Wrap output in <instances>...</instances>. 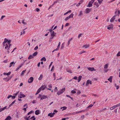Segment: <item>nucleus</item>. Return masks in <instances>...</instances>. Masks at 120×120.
Listing matches in <instances>:
<instances>
[{"label": "nucleus", "instance_id": "4be33fe9", "mask_svg": "<svg viewBox=\"0 0 120 120\" xmlns=\"http://www.w3.org/2000/svg\"><path fill=\"white\" fill-rule=\"evenodd\" d=\"M35 114L36 115H38L40 113L39 111V110H36L35 112Z\"/></svg>", "mask_w": 120, "mask_h": 120}, {"label": "nucleus", "instance_id": "7ed1b4c3", "mask_svg": "<svg viewBox=\"0 0 120 120\" xmlns=\"http://www.w3.org/2000/svg\"><path fill=\"white\" fill-rule=\"evenodd\" d=\"M26 96L23 94L22 92H20V94L18 95V97L20 98H24Z\"/></svg>", "mask_w": 120, "mask_h": 120}, {"label": "nucleus", "instance_id": "20e7f679", "mask_svg": "<svg viewBox=\"0 0 120 120\" xmlns=\"http://www.w3.org/2000/svg\"><path fill=\"white\" fill-rule=\"evenodd\" d=\"M92 8H86L85 10V13H86L88 14L90 12L92 11Z\"/></svg>", "mask_w": 120, "mask_h": 120}, {"label": "nucleus", "instance_id": "cd10ccee", "mask_svg": "<svg viewBox=\"0 0 120 120\" xmlns=\"http://www.w3.org/2000/svg\"><path fill=\"white\" fill-rule=\"evenodd\" d=\"M1 108L3 111L5 109H7L8 108H7V106H6L3 108Z\"/></svg>", "mask_w": 120, "mask_h": 120}, {"label": "nucleus", "instance_id": "37998d69", "mask_svg": "<svg viewBox=\"0 0 120 120\" xmlns=\"http://www.w3.org/2000/svg\"><path fill=\"white\" fill-rule=\"evenodd\" d=\"M64 44H65L64 42L63 43H62V45L61 46V49H63V48L64 47Z\"/></svg>", "mask_w": 120, "mask_h": 120}, {"label": "nucleus", "instance_id": "f3484780", "mask_svg": "<svg viewBox=\"0 0 120 120\" xmlns=\"http://www.w3.org/2000/svg\"><path fill=\"white\" fill-rule=\"evenodd\" d=\"M27 29V28H26L25 29L23 30L22 31V32H21V35H22V34H24L25 32V30L26 29Z\"/></svg>", "mask_w": 120, "mask_h": 120}, {"label": "nucleus", "instance_id": "774afa93", "mask_svg": "<svg viewBox=\"0 0 120 120\" xmlns=\"http://www.w3.org/2000/svg\"><path fill=\"white\" fill-rule=\"evenodd\" d=\"M48 87L50 88H52V85L51 84H50V85H48Z\"/></svg>", "mask_w": 120, "mask_h": 120}, {"label": "nucleus", "instance_id": "de8ad7c7", "mask_svg": "<svg viewBox=\"0 0 120 120\" xmlns=\"http://www.w3.org/2000/svg\"><path fill=\"white\" fill-rule=\"evenodd\" d=\"M40 91H40V90L39 89H38V90L37 91V92L35 94L36 95H37V94H38L39 92H40Z\"/></svg>", "mask_w": 120, "mask_h": 120}, {"label": "nucleus", "instance_id": "e433bc0d", "mask_svg": "<svg viewBox=\"0 0 120 120\" xmlns=\"http://www.w3.org/2000/svg\"><path fill=\"white\" fill-rule=\"evenodd\" d=\"M83 15L82 11H80L79 15H78V16H80L82 15Z\"/></svg>", "mask_w": 120, "mask_h": 120}, {"label": "nucleus", "instance_id": "c9c22d12", "mask_svg": "<svg viewBox=\"0 0 120 120\" xmlns=\"http://www.w3.org/2000/svg\"><path fill=\"white\" fill-rule=\"evenodd\" d=\"M33 120H35L36 118H35L34 116H32L30 118V119H32Z\"/></svg>", "mask_w": 120, "mask_h": 120}, {"label": "nucleus", "instance_id": "58836bf2", "mask_svg": "<svg viewBox=\"0 0 120 120\" xmlns=\"http://www.w3.org/2000/svg\"><path fill=\"white\" fill-rule=\"evenodd\" d=\"M74 15V14L71 13L68 17L70 18H72Z\"/></svg>", "mask_w": 120, "mask_h": 120}, {"label": "nucleus", "instance_id": "a18cd8bd", "mask_svg": "<svg viewBox=\"0 0 120 120\" xmlns=\"http://www.w3.org/2000/svg\"><path fill=\"white\" fill-rule=\"evenodd\" d=\"M24 19L22 20V23L23 24L26 25V22H24Z\"/></svg>", "mask_w": 120, "mask_h": 120}, {"label": "nucleus", "instance_id": "b1692460", "mask_svg": "<svg viewBox=\"0 0 120 120\" xmlns=\"http://www.w3.org/2000/svg\"><path fill=\"white\" fill-rule=\"evenodd\" d=\"M46 59L45 57H43L41 59V61H46Z\"/></svg>", "mask_w": 120, "mask_h": 120}, {"label": "nucleus", "instance_id": "473e14b6", "mask_svg": "<svg viewBox=\"0 0 120 120\" xmlns=\"http://www.w3.org/2000/svg\"><path fill=\"white\" fill-rule=\"evenodd\" d=\"M63 108V109L62 110V111H63L66 109H67V107L66 106H64L61 108V109H62Z\"/></svg>", "mask_w": 120, "mask_h": 120}, {"label": "nucleus", "instance_id": "f8f14e48", "mask_svg": "<svg viewBox=\"0 0 120 120\" xmlns=\"http://www.w3.org/2000/svg\"><path fill=\"white\" fill-rule=\"evenodd\" d=\"M47 98V96L46 95H42V97L40 98L41 100H43V99H45Z\"/></svg>", "mask_w": 120, "mask_h": 120}, {"label": "nucleus", "instance_id": "1a4fd4ad", "mask_svg": "<svg viewBox=\"0 0 120 120\" xmlns=\"http://www.w3.org/2000/svg\"><path fill=\"white\" fill-rule=\"evenodd\" d=\"M4 46H5V49H8V50H9V48H9V44H8L6 43L5 44V45Z\"/></svg>", "mask_w": 120, "mask_h": 120}, {"label": "nucleus", "instance_id": "6e6d98bb", "mask_svg": "<svg viewBox=\"0 0 120 120\" xmlns=\"http://www.w3.org/2000/svg\"><path fill=\"white\" fill-rule=\"evenodd\" d=\"M81 93L80 91L79 90H78L77 92V94H79Z\"/></svg>", "mask_w": 120, "mask_h": 120}, {"label": "nucleus", "instance_id": "f03ea898", "mask_svg": "<svg viewBox=\"0 0 120 120\" xmlns=\"http://www.w3.org/2000/svg\"><path fill=\"white\" fill-rule=\"evenodd\" d=\"M95 0H91L89 2V3L87 6V7H90L92 6V4L94 2Z\"/></svg>", "mask_w": 120, "mask_h": 120}, {"label": "nucleus", "instance_id": "603ef678", "mask_svg": "<svg viewBox=\"0 0 120 120\" xmlns=\"http://www.w3.org/2000/svg\"><path fill=\"white\" fill-rule=\"evenodd\" d=\"M34 112V111H32V110L30 111V112H29L27 114L28 115H29L30 114L32 113L33 112Z\"/></svg>", "mask_w": 120, "mask_h": 120}, {"label": "nucleus", "instance_id": "dca6fc26", "mask_svg": "<svg viewBox=\"0 0 120 120\" xmlns=\"http://www.w3.org/2000/svg\"><path fill=\"white\" fill-rule=\"evenodd\" d=\"M90 46V45L89 44L83 45L82 46L83 48H87L89 47Z\"/></svg>", "mask_w": 120, "mask_h": 120}, {"label": "nucleus", "instance_id": "ea45409f", "mask_svg": "<svg viewBox=\"0 0 120 120\" xmlns=\"http://www.w3.org/2000/svg\"><path fill=\"white\" fill-rule=\"evenodd\" d=\"M116 108V106L115 105H114V106H113V107H111L110 108V109L111 110H112L113 109H115Z\"/></svg>", "mask_w": 120, "mask_h": 120}, {"label": "nucleus", "instance_id": "5fc2aeb1", "mask_svg": "<svg viewBox=\"0 0 120 120\" xmlns=\"http://www.w3.org/2000/svg\"><path fill=\"white\" fill-rule=\"evenodd\" d=\"M24 118L26 120H30L28 117H25Z\"/></svg>", "mask_w": 120, "mask_h": 120}, {"label": "nucleus", "instance_id": "0e129e2a", "mask_svg": "<svg viewBox=\"0 0 120 120\" xmlns=\"http://www.w3.org/2000/svg\"><path fill=\"white\" fill-rule=\"evenodd\" d=\"M15 95H14L13 96H12L11 97L12 98V99H14L15 98Z\"/></svg>", "mask_w": 120, "mask_h": 120}, {"label": "nucleus", "instance_id": "4468645a", "mask_svg": "<svg viewBox=\"0 0 120 120\" xmlns=\"http://www.w3.org/2000/svg\"><path fill=\"white\" fill-rule=\"evenodd\" d=\"M8 40L6 38H5L4 39V41L3 42L4 44V45H5V44L6 43H7Z\"/></svg>", "mask_w": 120, "mask_h": 120}, {"label": "nucleus", "instance_id": "a878e982", "mask_svg": "<svg viewBox=\"0 0 120 120\" xmlns=\"http://www.w3.org/2000/svg\"><path fill=\"white\" fill-rule=\"evenodd\" d=\"M11 41L10 40H8V42L7 43L8 44H9V48H10L11 46V44H10V43L11 42Z\"/></svg>", "mask_w": 120, "mask_h": 120}, {"label": "nucleus", "instance_id": "09e8293b", "mask_svg": "<svg viewBox=\"0 0 120 120\" xmlns=\"http://www.w3.org/2000/svg\"><path fill=\"white\" fill-rule=\"evenodd\" d=\"M58 0H56V1L54 2L53 4L51 5V6H53L54 4H55V3H57L58 2Z\"/></svg>", "mask_w": 120, "mask_h": 120}, {"label": "nucleus", "instance_id": "79ce46f5", "mask_svg": "<svg viewBox=\"0 0 120 120\" xmlns=\"http://www.w3.org/2000/svg\"><path fill=\"white\" fill-rule=\"evenodd\" d=\"M82 34H79L78 36V38H80V37H81L82 36Z\"/></svg>", "mask_w": 120, "mask_h": 120}, {"label": "nucleus", "instance_id": "49530a36", "mask_svg": "<svg viewBox=\"0 0 120 120\" xmlns=\"http://www.w3.org/2000/svg\"><path fill=\"white\" fill-rule=\"evenodd\" d=\"M115 15H116V16H118V11L117 10L115 12Z\"/></svg>", "mask_w": 120, "mask_h": 120}, {"label": "nucleus", "instance_id": "680f3d73", "mask_svg": "<svg viewBox=\"0 0 120 120\" xmlns=\"http://www.w3.org/2000/svg\"><path fill=\"white\" fill-rule=\"evenodd\" d=\"M42 97V95H41V94H39V96L38 97V98H41Z\"/></svg>", "mask_w": 120, "mask_h": 120}, {"label": "nucleus", "instance_id": "f704fd0d", "mask_svg": "<svg viewBox=\"0 0 120 120\" xmlns=\"http://www.w3.org/2000/svg\"><path fill=\"white\" fill-rule=\"evenodd\" d=\"M98 1L99 4H100L102 3V1H103V0H98Z\"/></svg>", "mask_w": 120, "mask_h": 120}, {"label": "nucleus", "instance_id": "c03bdc74", "mask_svg": "<svg viewBox=\"0 0 120 120\" xmlns=\"http://www.w3.org/2000/svg\"><path fill=\"white\" fill-rule=\"evenodd\" d=\"M66 71L67 72L70 73H71L72 72L71 70H67Z\"/></svg>", "mask_w": 120, "mask_h": 120}, {"label": "nucleus", "instance_id": "338daca9", "mask_svg": "<svg viewBox=\"0 0 120 120\" xmlns=\"http://www.w3.org/2000/svg\"><path fill=\"white\" fill-rule=\"evenodd\" d=\"M81 4V3L80 2L79 3L76 5V6L77 7H78Z\"/></svg>", "mask_w": 120, "mask_h": 120}, {"label": "nucleus", "instance_id": "6ab92c4d", "mask_svg": "<svg viewBox=\"0 0 120 120\" xmlns=\"http://www.w3.org/2000/svg\"><path fill=\"white\" fill-rule=\"evenodd\" d=\"M16 62H14V61L10 63V65L9 66L10 68L12 66V65H14L15 64Z\"/></svg>", "mask_w": 120, "mask_h": 120}, {"label": "nucleus", "instance_id": "393cba45", "mask_svg": "<svg viewBox=\"0 0 120 120\" xmlns=\"http://www.w3.org/2000/svg\"><path fill=\"white\" fill-rule=\"evenodd\" d=\"M94 5L96 6L97 7H98L99 6V5L98 3L97 2L94 3Z\"/></svg>", "mask_w": 120, "mask_h": 120}, {"label": "nucleus", "instance_id": "aec40b11", "mask_svg": "<svg viewBox=\"0 0 120 120\" xmlns=\"http://www.w3.org/2000/svg\"><path fill=\"white\" fill-rule=\"evenodd\" d=\"M11 73V72H9L8 73H3V74L4 75H10Z\"/></svg>", "mask_w": 120, "mask_h": 120}, {"label": "nucleus", "instance_id": "9b49d317", "mask_svg": "<svg viewBox=\"0 0 120 120\" xmlns=\"http://www.w3.org/2000/svg\"><path fill=\"white\" fill-rule=\"evenodd\" d=\"M41 91V90H45L44 89V86L42 85V86L39 89Z\"/></svg>", "mask_w": 120, "mask_h": 120}, {"label": "nucleus", "instance_id": "864d4df0", "mask_svg": "<svg viewBox=\"0 0 120 120\" xmlns=\"http://www.w3.org/2000/svg\"><path fill=\"white\" fill-rule=\"evenodd\" d=\"M28 108V106H27L26 107L24 108L23 109L25 111H26V109L27 108Z\"/></svg>", "mask_w": 120, "mask_h": 120}, {"label": "nucleus", "instance_id": "2eb2a0df", "mask_svg": "<svg viewBox=\"0 0 120 120\" xmlns=\"http://www.w3.org/2000/svg\"><path fill=\"white\" fill-rule=\"evenodd\" d=\"M113 26V24H112L111 25H109V26L107 27V28L108 30H110L112 28Z\"/></svg>", "mask_w": 120, "mask_h": 120}, {"label": "nucleus", "instance_id": "6e6552de", "mask_svg": "<svg viewBox=\"0 0 120 120\" xmlns=\"http://www.w3.org/2000/svg\"><path fill=\"white\" fill-rule=\"evenodd\" d=\"M51 36H55L56 35V33L54 32V31H52L51 32Z\"/></svg>", "mask_w": 120, "mask_h": 120}, {"label": "nucleus", "instance_id": "5701e85b", "mask_svg": "<svg viewBox=\"0 0 120 120\" xmlns=\"http://www.w3.org/2000/svg\"><path fill=\"white\" fill-rule=\"evenodd\" d=\"M82 78V76H79V77L77 79V80L78 82H79L80 81L81 79Z\"/></svg>", "mask_w": 120, "mask_h": 120}, {"label": "nucleus", "instance_id": "4d7b16f0", "mask_svg": "<svg viewBox=\"0 0 120 120\" xmlns=\"http://www.w3.org/2000/svg\"><path fill=\"white\" fill-rule=\"evenodd\" d=\"M70 18L69 17H67L64 19L66 21L68 20Z\"/></svg>", "mask_w": 120, "mask_h": 120}, {"label": "nucleus", "instance_id": "423d86ee", "mask_svg": "<svg viewBox=\"0 0 120 120\" xmlns=\"http://www.w3.org/2000/svg\"><path fill=\"white\" fill-rule=\"evenodd\" d=\"M11 78V77H6V78H4L3 79L5 80L6 82L10 80Z\"/></svg>", "mask_w": 120, "mask_h": 120}, {"label": "nucleus", "instance_id": "69168bd1", "mask_svg": "<svg viewBox=\"0 0 120 120\" xmlns=\"http://www.w3.org/2000/svg\"><path fill=\"white\" fill-rule=\"evenodd\" d=\"M5 15H2L1 16V18L0 19L1 20H2L5 17Z\"/></svg>", "mask_w": 120, "mask_h": 120}, {"label": "nucleus", "instance_id": "39448f33", "mask_svg": "<svg viewBox=\"0 0 120 120\" xmlns=\"http://www.w3.org/2000/svg\"><path fill=\"white\" fill-rule=\"evenodd\" d=\"M34 80V78L32 77H31L29 79L28 81V82L29 83H32Z\"/></svg>", "mask_w": 120, "mask_h": 120}, {"label": "nucleus", "instance_id": "ddd939ff", "mask_svg": "<svg viewBox=\"0 0 120 120\" xmlns=\"http://www.w3.org/2000/svg\"><path fill=\"white\" fill-rule=\"evenodd\" d=\"M88 69L89 70L92 71L95 70H94V68L89 67L88 68Z\"/></svg>", "mask_w": 120, "mask_h": 120}, {"label": "nucleus", "instance_id": "f257e3e1", "mask_svg": "<svg viewBox=\"0 0 120 120\" xmlns=\"http://www.w3.org/2000/svg\"><path fill=\"white\" fill-rule=\"evenodd\" d=\"M65 90V88H64L61 89L59 91H58L57 92V94L58 95H60L62 94L63 92H64Z\"/></svg>", "mask_w": 120, "mask_h": 120}, {"label": "nucleus", "instance_id": "a19ab883", "mask_svg": "<svg viewBox=\"0 0 120 120\" xmlns=\"http://www.w3.org/2000/svg\"><path fill=\"white\" fill-rule=\"evenodd\" d=\"M42 74L39 77V78L38 79L40 80H41L42 78Z\"/></svg>", "mask_w": 120, "mask_h": 120}, {"label": "nucleus", "instance_id": "bf43d9fd", "mask_svg": "<svg viewBox=\"0 0 120 120\" xmlns=\"http://www.w3.org/2000/svg\"><path fill=\"white\" fill-rule=\"evenodd\" d=\"M38 46H36L35 48L34 49V50H36L38 49Z\"/></svg>", "mask_w": 120, "mask_h": 120}, {"label": "nucleus", "instance_id": "3c124183", "mask_svg": "<svg viewBox=\"0 0 120 120\" xmlns=\"http://www.w3.org/2000/svg\"><path fill=\"white\" fill-rule=\"evenodd\" d=\"M71 92L73 94H75L76 93V91H75L73 90H71Z\"/></svg>", "mask_w": 120, "mask_h": 120}, {"label": "nucleus", "instance_id": "c756f323", "mask_svg": "<svg viewBox=\"0 0 120 120\" xmlns=\"http://www.w3.org/2000/svg\"><path fill=\"white\" fill-rule=\"evenodd\" d=\"M38 52H35L32 55L34 56V57L35 56L37 55L38 54Z\"/></svg>", "mask_w": 120, "mask_h": 120}, {"label": "nucleus", "instance_id": "7c9ffc66", "mask_svg": "<svg viewBox=\"0 0 120 120\" xmlns=\"http://www.w3.org/2000/svg\"><path fill=\"white\" fill-rule=\"evenodd\" d=\"M108 64H105L104 66V68L105 69H107L108 67Z\"/></svg>", "mask_w": 120, "mask_h": 120}, {"label": "nucleus", "instance_id": "c85d7f7f", "mask_svg": "<svg viewBox=\"0 0 120 120\" xmlns=\"http://www.w3.org/2000/svg\"><path fill=\"white\" fill-rule=\"evenodd\" d=\"M112 76H110V78L108 79V81H109L110 82H111L112 81Z\"/></svg>", "mask_w": 120, "mask_h": 120}, {"label": "nucleus", "instance_id": "052dcab7", "mask_svg": "<svg viewBox=\"0 0 120 120\" xmlns=\"http://www.w3.org/2000/svg\"><path fill=\"white\" fill-rule=\"evenodd\" d=\"M19 93V91H18L16 93L14 94H13V95H15V96H16V95H17Z\"/></svg>", "mask_w": 120, "mask_h": 120}, {"label": "nucleus", "instance_id": "2f4dec72", "mask_svg": "<svg viewBox=\"0 0 120 120\" xmlns=\"http://www.w3.org/2000/svg\"><path fill=\"white\" fill-rule=\"evenodd\" d=\"M26 71V70H24L22 72L21 75V76H23L24 75V73H25Z\"/></svg>", "mask_w": 120, "mask_h": 120}, {"label": "nucleus", "instance_id": "e2e57ef3", "mask_svg": "<svg viewBox=\"0 0 120 120\" xmlns=\"http://www.w3.org/2000/svg\"><path fill=\"white\" fill-rule=\"evenodd\" d=\"M87 111L86 110H82L80 111V113L82 112H85L86 111Z\"/></svg>", "mask_w": 120, "mask_h": 120}, {"label": "nucleus", "instance_id": "a211bd4d", "mask_svg": "<svg viewBox=\"0 0 120 120\" xmlns=\"http://www.w3.org/2000/svg\"><path fill=\"white\" fill-rule=\"evenodd\" d=\"M11 119V116H8L4 120H10Z\"/></svg>", "mask_w": 120, "mask_h": 120}, {"label": "nucleus", "instance_id": "412c9836", "mask_svg": "<svg viewBox=\"0 0 120 120\" xmlns=\"http://www.w3.org/2000/svg\"><path fill=\"white\" fill-rule=\"evenodd\" d=\"M22 65L23 64H21V65L19 66L16 69L15 71H17L18 70H19L22 67Z\"/></svg>", "mask_w": 120, "mask_h": 120}, {"label": "nucleus", "instance_id": "72a5a7b5", "mask_svg": "<svg viewBox=\"0 0 120 120\" xmlns=\"http://www.w3.org/2000/svg\"><path fill=\"white\" fill-rule=\"evenodd\" d=\"M72 38H71V39H69V40L68 41V43H67V44H68V46L69 45L70 43V41L72 40Z\"/></svg>", "mask_w": 120, "mask_h": 120}, {"label": "nucleus", "instance_id": "8fccbe9b", "mask_svg": "<svg viewBox=\"0 0 120 120\" xmlns=\"http://www.w3.org/2000/svg\"><path fill=\"white\" fill-rule=\"evenodd\" d=\"M93 105V104H90V105L88 106L87 107V108H89V107H92Z\"/></svg>", "mask_w": 120, "mask_h": 120}, {"label": "nucleus", "instance_id": "13d9d810", "mask_svg": "<svg viewBox=\"0 0 120 120\" xmlns=\"http://www.w3.org/2000/svg\"><path fill=\"white\" fill-rule=\"evenodd\" d=\"M116 56H120V51H119L117 54Z\"/></svg>", "mask_w": 120, "mask_h": 120}, {"label": "nucleus", "instance_id": "4c0bfd02", "mask_svg": "<svg viewBox=\"0 0 120 120\" xmlns=\"http://www.w3.org/2000/svg\"><path fill=\"white\" fill-rule=\"evenodd\" d=\"M53 114L52 113H49L48 114V116H50V117H52L53 116Z\"/></svg>", "mask_w": 120, "mask_h": 120}, {"label": "nucleus", "instance_id": "9d476101", "mask_svg": "<svg viewBox=\"0 0 120 120\" xmlns=\"http://www.w3.org/2000/svg\"><path fill=\"white\" fill-rule=\"evenodd\" d=\"M92 83L91 81L89 79L87 80L86 85V86H87V85L88 84H91Z\"/></svg>", "mask_w": 120, "mask_h": 120}, {"label": "nucleus", "instance_id": "bb28decb", "mask_svg": "<svg viewBox=\"0 0 120 120\" xmlns=\"http://www.w3.org/2000/svg\"><path fill=\"white\" fill-rule=\"evenodd\" d=\"M34 58V56L33 55H30L28 58V59L30 60L33 58Z\"/></svg>", "mask_w": 120, "mask_h": 120}, {"label": "nucleus", "instance_id": "0eeeda50", "mask_svg": "<svg viewBox=\"0 0 120 120\" xmlns=\"http://www.w3.org/2000/svg\"><path fill=\"white\" fill-rule=\"evenodd\" d=\"M116 17V15H114L112 17L110 21L111 22H113L115 19Z\"/></svg>", "mask_w": 120, "mask_h": 120}]
</instances>
